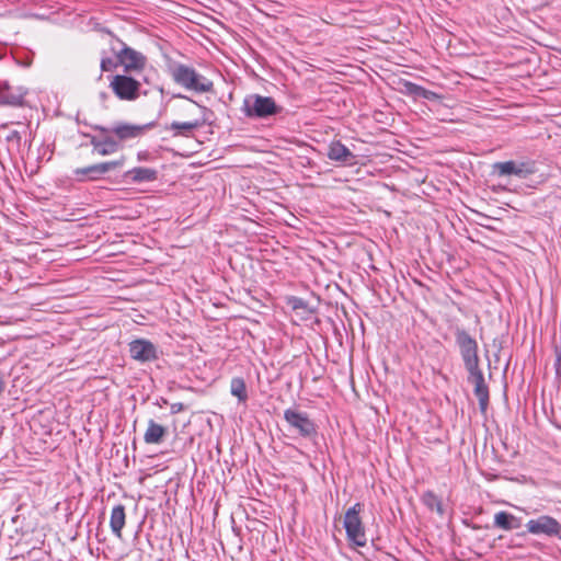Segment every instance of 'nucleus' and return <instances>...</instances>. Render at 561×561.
Segmentation results:
<instances>
[{
	"label": "nucleus",
	"instance_id": "9d476101",
	"mask_svg": "<svg viewBox=\"0 0 561 561\" xmlns=\"http://www.w3.org/2000/svg\"><path fill=\"white\" fill-rule=\"evenodd\" d=\"M286 305L291 310V318L295 323L311 320L317 313L316 306L296 296L286 297Z\"/></svg>",
	"mask_w": 561,
	"mask_h": 561
},
{
	"label": "nucleus",
	"instance_id": "6ab92c4d",
	"mask_svg": "<svg viewBox=\"0 0 561 561\" xmlns=\"http://www.w3.org/2000/svg\"><path fill=\"white\" fill-rule=\"evenodd\" d=\"M422 503L431 511L435 512L439 516L444 515V506L440 497L433 491H426L421 497Z\"/></svg>",
	"mask_w": 561,
	"mask_h": 561
},
{
	"label": "nucleus",
	"instance_id": "f8f14e48",
	"mask_svg": "<svg viewBox=\"0 0 561 561\" xmlns=\"http://www.w3.org/2000/svg\"><path fill=\"white\" fill-rule=\"evenodd\" d=\"M112 136L119 142L140 137L145 131V126L119 123L110 129Z\"/></svg>",
	"mask_w": 561,
	"mask_h": 561
},
{
	"label": "nucleus",
	"instance_id": "7ed1b4c3",
	"mask_svg": "<svg viewBox=\"0 0 561 561\" xmlns=\"http://www.w3.org/2000/svg\"><path fill=\"white\" fill-rule=\"evenodd\" d=\"M363 510L364 505L362 503H355L344 515L343 525L347 540L356 547H365L367 543L365 526L360 517Z\"/></svg>",
	"mask_w": 561,
	"mask_h": 561
},
{
	"label": "nucleus",
	"instance_id": "c756f323",
	"mask_svg": "<svg viewBox=\"0 0 561 561\" xmlns=\"http://www.w3.org/2000/svg\"><path fill=\"white\" fill-rule=\"evenodd\" d=\"M4 386H5L4 380H3V378L0 376V396L2 394V392H3V390H4Z\"/></svg>",
	"mask_w": 561,
	"mask_h": 561
},
{
	"label": "nucleus",
	"instance_id": "a211bd4d",
	"mask_svg": "<svg viewBox=\"0 0 561 561\" xmlns=\"http://www.w3.org/2000/svg\"><path fill=\"white\" fill-rule=\"evenodd\" d=\"M494 526L503 530H513L522 526V520L511 513L501 511L494 515Z\"/></svg>",
	"mask_w": 561,
	"mask_h": 561
},
{
	"label": "nucleus",
	"instance_id": "4be33fe9",
	"mask_svg": "<svg viewBox=\"0 0 561 561\" xmlns=\"http://www.w3.org/2000/svg\"><path fill=\"white\" fill-rule=\"evenodd\" d=\"M465 364H466V367H467L470 376H473L477 373H482L479 369L478 353H466L465 354Z\"/></svg>",
	"mask_w": 561,
	"mask_h": 561
},
{
	"label": "nucleus",
	"instance_id": "412c9836",
	"mask_svg": "<svg viewBox=\"0 0 561 561\" xmlns=\"http://www.w3.org/2000/svg\"><path fill=\"white\" fill-rule=\"evenodd\" d=\"M199 126H201V122L195 119V121H188V122H183V123L173 122L169 128L172 130H175L176 133L174 135L178 136V135L184 134L185 131H191L193 129H196Z\"/></svg>",
	"mask_w": 561,
	"mask_h": 561
},
{
	"label": "nucleus",
	"instance_id": "423d86ee",
	"mask_svg": "<svg viewBox=\"0 0 561 561\" xmlns=\"http://www.w3.org/2000/svg\"><path fill=\"white\" fill-rule=\"evenodd\" d=\"M284 419L290 427L296 430L304 437L316 434V425L307 413L295 409H287L284 412Z\"/></svg>",
	"mask_w": 561,
	"mask_h": 561
},
{
	"label": "nucleus",
	"instance_id": "aec40b11",
	"mask_svg": "<svg viewBox=\"0 0 561 561\" xmlns=\"http://www.w3.org/2000/svg\"><path fill=\"white\" fill-rule=\"evenodd\" d=\"M230 392L232 396L237 397L241 403H244L248 400V392L243 378L234 377L231 379Z\"/></svg>",
	"mask_w": 561,
	"mask_h": 561
},
{
	"label": "nucleus",
	"instance_id": "0eeeda50",
	"mask_svg": "<svg viewBox=\"0 0 561 561\" xmlns=\"http://www.w3.org/2000/svg\"><path fill=\"white\" fill-rule=\"evenodd\" d=\"M527 531L531 535L558 536L561 533V524L549 515L529 519L526 523Z\"/></svg>",
	"mask_w": 561,
	"mask_h": 561
},
{
	"label": "nucleus",
	"instance_id": "20e7f679",
	"mask_svg": "<svg viewBox=\"0 0 561 561\" xmlns=\"http://www.w3.org/2000/svg\"><path fill=\"white\" fill-rule=\"evenodd\" d=\"M114 95L122 101H135L139 98L140 82L126 75H115L108 83Z\"/></svg>",
	"mask_w": 561,
	"mask_h": 561
},
{
	"label": "nucleus",
	"instance_id": "f257e3e1",
	"mask_svg": "<svg viewBox=\"0 0 561 561\" xmlns=\"http://www.w3.org/2000/svg\"><path fill=\"white\" fill-rule=\"evenodd\" d=\"M110 50L115 58L111 57L107 51H103L100 62V68L103 72H112L116 70L118 66H123L126 72H140L146 67V56L127 46L119 39L110 43Z\"/></svg>",
	"mask_w": 561,
	"mask_h": 561
},
{
	"label": "nucleus",
	"instance_id": "bb28decb",
	"mask_svg": "<svg viewBox=\"0 0 561 561\" xmlns=\"http://www.w3.org/2000/svg\"><path fill=\"white\" fill-rule=\"evenodd\" d=\"M7 140L9 142H13L16 146H20L21 142V136L20 133L16 130H12L7 135Z\"/></svg>",
	"mask_w": 561,
	"mask_h": 561
},
{
	"label": "nucleus",
	"instance_id": "f3484780",
	"mask_svg": "<svg viewBox=\"0 0 561 561\" xmlns=\"http://www.w3.org/2000/svg\"><path fill=\"white\" fill-rule=\"evenodd\" d=\"M168 434V428L161 424H158L153 420L148 421L147 430L144 434V440L146 444H160Z\"/></svg>",
	"mask_w": 561,
	"mask_h": 561
},
{
	"label": "nucleus",
	"instance_id": "2f4dec72",
	"mask_svg": "<svg viewBox=\"0 0 561 561\" xmlns=\"http://www.w3.org/2000/svg\"><path fill=\"white\" fill-rule=\"evenodd\" d=\"M8 127V124H2L1 125V128H7Z\"/></svg>",
	"mask_w": 561,
	"mask_h": 561
},
{
	"label": "nucleus",
	"instance_id": "cd10ccee",
	"mask_svg": "<svg viewBox=\"0 0 561 561\" xmlns=\"http://www.w3.org/2000/svg\"><path fill=\"white\" fill-rule=\"evenodd\" d=\"M556 376L561 380V353H558L554 362Z\"/></svg>",
	"mask_w": 561,
	"mask_h": 561
},
{
	"label": "nucleus",
	"instance_id": "c85d7f7f",
	"mask_svg": "<svg viewBox=\"0 0 561 561\" xmlns=\"http://www.w3.org/2000/svg\"><path fill=\"white\" fill-rule=\"evenodd\" d=\"M183 410H184V405H183V403H180V402H179V403H173V404L171 405V411H172L173 413H179V412H181V411H183Z\"/></svg>",
	"mask_w": 561,
	"mask_h": 561
},
{
	"label": "nucleus",
	"instance_id": "1a4fd4ad",
	"mask_svg": "<svg viewBox=\"0 0 561 561\" xmlns=\"http://www.w3.org/2000/svg\"><path fill=\"white\" fill-rule=\"evenodd\" d=\"M100 131L99 136H93L91 145L94 152L100 156H108L115 153L119 149L118 141L112 136L110 128L96 127Z\"/></svg>",
	"mask_w": 561,
	"mask_h": 561
},
{
	"label": "nucleus",
	"instance_id": "9b49d317",
	"mask_svg": "<svg viewBox=\"0 0 561 561\" xmlns=\"http://www.w3.org/2000/svg\"><path fill=\"white\" fill-rule=\"evenodd\" d=\"M125 158L118 160L92 164L85 168H78L75 170V175L80 179L88 178L96 180L100 175L107 173L112 170L118 169L124 164Z\"/></svg>",
	"mask_w": 561,
	"mask_h": 561
},
{
	"label": "nucleus",
	"instance_id": "39448f33",
	"mask_svg": "<svg viewBox=\"0 0 561 561\" xmlns=\"http://www.w3.org/2000/svg\"><path fill=\"white\" fill-rule=\"evenodd\" d=\"M493 171L499 176H508L515 175L520 179H526L527 176L535 173L536 168L533 161H504L496 162L493 164Z\"/></svg>",
	"mask_w": 561,
	"mask_h": 561
},
{
	"label": "nucleus",
	"instance_id": "2eb2a0df",
	"mask_svg": "<svg viewBox=\"0 0 561 561\" xmlns=\"http://www.w3.org/2000/svg\"><path fill=\"white\" fill-rule=\"evenodd\" d=\"M125 178L133 183L152 182L158 178L154 169L136 167L125 173Z\"/></svg>",
	"mask_w": 561,
	"mask_h": 561
},
{
	"label": "nucleus",
	"instance_id": "393cba45",
	"mask_svg": "<svg viewBox=\"0 0 561 561\" xmlns=\"http://www.w3.org/2000/svg\"><path fill=\"white\" fill-rule=\"evenodd\" d=\"M407 87H408L410 92H413V93H415L417 95H421V96H423L425 99H432V98H436L437 96L436 93L427 91L424 88L419 87V85H416L414 83H408Z\"/></svg>",
	"mask_w": 561,
	"mask_h": 561
},
{
	"label": "nucleus",
	"instance_id": "6e6552de",
	"mask_svg": "<svg viewBox=\"0 0 561 561\" xmlns=\"http://www.w3.org/2000/svg\"><path fill=\"white\" fill-rule=\"evenodd\" d=\"M277 112L275 101L270 96L254 95L252 102L245 101V114L248 116L266 117Z\"/></svg>",
	"mask_w": 561,
	"mask_h": 561
},
{
	"label": "nucleus",
	"instance_id": "a878e982",
	"mask_svg": "<svg viewBox=\"0 0 561 561\" xmlns=\"http://www.w3.org/2000/svg\"><path fill=\"white\" fill-rule=\"evenodd\" d=\"M133 359L140 363L152 362L157 359L156 353H133Z\"/></svg>",
	"mask_w": 561,
	"mask_h": 561
},
{
	"label": "nucleus",
	"instance_id": "ddd939ff",
	"mask_svg": "<svg viewBox=\"0 0 561 561\" xmlns=\"http://www.w3.org/2000/svg\"><path fill=\"white\" fill-rule=\"evenodd\" d=\"M469 381L474 387L473 391L479 400L480 411L485 414L489 405V388L484 381L483 374L477 373L473 376H469Z\"/></svg>",
	"mask_w": 561,
	"mask_h": 561
},
{
	"label": "nucleus",
	"instance_id": "5701e85b",
	"mask_svg": "<svg viewBox=\"0 0 561 561\" xmlns=\"http://www.w3.org/2000/svg\"><path fill=\"white\" fill-rule=\"evenodd\" d=\"M458 344L465 351H476L477 343L466 332H459L457 335Z\"/></svg>",
	"mask_w": 561,
	"mask_h": 561
},
{
	"label": "nucleus",
	"instance_id": "dca6fc26",
	"mask_svg": "<svg viewBox=\"0 0 561 561\" xmlns=\"http://www.w3.org/2000/svg\"><path fill=\"white\" fill-rule=\"evenodd\" d=\"M328 157L330 160L347 163L354 159L350 149L340 140H334L329 145Z\"/></svg>",
	"mask_w": 561,
	"mask_h": 561
},
{
	"label": "nucleus",
	"instance_id": "7c9ffc66",
	"mask_svg": "<svg viewBox=\"0 0 561 561\" xmlns=\"http://www.w3.org/2000/svg\"><path fill=\"white\" fill-rule=\"evenodd\" d=\"M508 362H510V358H505V359L503 360V366H504L505 368L507 367Z\"/></svg>",
	"mask_w": 561,
	"mask_h": 561
},
{
	"label": "nucleus",
	"instance_id": "b1692460",
	"mask_svg": "<svg viewBox=\"0 0 561 561\" xmlns=\"http://www.w3.org/2000/svg\"><path fill=\"white\" fill-rule=\"evenodd\" d=\"M130 351H153L154 346L147 340H134L129 344Z\"/></svg>",
	"mask_w": 561,
	"mask_h": 561
},
{
	"label": "nucleus",
	"instance_id": "4468645a",
	"mask_svg": "<svg viewBox=\"0 0 561 561\" xmlns=\"http://www.w3.org/2000/svg\"><path fill=\"white\" fill-rule=\"evenodd\" d=\"M126 525V511L123 504H117L112 508L110 516V527L116 538H123V528Z\"/></svg>",
	"mask_w": 561,
	"mask_h": 561
},
{
	"label": "nucleus",
	"instance_id": "f03ea898",
	"mask_svg": "<svg viewBox=\"0 0 561 561\" xmlns=\"http://www.w3.org/2000/svg\"><path fill=\"white\" fill-rule=\"evenodd\" d=\"M170 76L178 85L187 91L207 93L214 89V83L210 79L188 65L175 64L171 66Z\"/></svg>",
	"mask_w": 561,
	"mask_h": 561
}]
</instances>
